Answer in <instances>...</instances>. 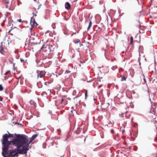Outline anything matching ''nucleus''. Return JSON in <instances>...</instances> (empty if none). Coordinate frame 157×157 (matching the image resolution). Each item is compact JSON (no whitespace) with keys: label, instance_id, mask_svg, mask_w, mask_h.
I'll return each instance as SVG.
<instances>
[{"label":"nucleus","instance_id":"f257e3e1","mask_svg":"<svg viewBox=\"0 0 157 157\" xmlns=\"http://www.w3.org/2000/svg\"><path fill=\"white\" fill-rule=\"evenodd\" d=\"M13 137V135L10 133L8 135L7 134L4 135L3 136V139L2 140V143L9 145L12 144L18 148L21 147V140L24 139L22 134L16 135V138L11 141L8 140L9 138Z\"/></svg>","mask_w":157,"mask_h":157},{"label":"nucleus","instance_id":"f03ea898","mask_svg":"<svg viewBox=\"0 0 157 157\" xmlns=\"http://www.w3.org/2000/svg\"><path fill=\"white\" fill-rule=\"evenodd\" d=\"M22 147V148L21 149H20V148H18L17 147V148L15 149L10 150L8 157H18V154L26 155L29 148H27L24 146Z\"/></svg>","mask_w":157,"mask_h":157},{"label":"nucleus","instance_id":"7ed1b4c3","mask_svg":"<svg viewBox=\"0 0 157 157\" xmlns=\"http://www.w3.org/2000/svg\"><path fill=\"white\" fill-rule=\"evenodd\" d=\"M38 134H36L29 138L28 136L24 134H22L23 139L21 140V147L24 146L25 147L29 148V144L38 136Z\"/></svg>","mask_w":157,"mask_h":157},{"label":"nucleus","instance_id":"20e7f679","mask_svg":"<svg viewBox=\"0 0 157 157\" xmlns=\"http://www.w3.org/2000/svg\"><path fill=\"white\" fill-rule=\"evenodd\" d=\"M3 144L2 151V155L4 157H8L9 155H6L8 154L7 152L10 145L4 144L2 143Z\"/></svg>","mask_w":157,"mask_h":157},{"label":"nucleus","instance_id":"39448f33","mask_svg":"<svg viewBox=\"0 0 157 157\" xmlns=\"http://www.w3.org/2000/svg\"><path fill=\"white\" fill-rule=\"evenodd\" d=\"M37 72L38 74V77H39L40 78H42L44 77L46 73V72L44 71L38 70H37Z\"/></svg>","mask_w":157,"mask_h":157},{"label":"nucleus","instance_id":"423d86ee","mask_svg":"<svg viewBox=\"0 0 157 157\" xmlns=\"http://www.w3.org/2000/svg\"><path fill=\"white\" fill-rule=\"evenodd\" d=\"M31 27L30 29L31 31L32 30L33 28V27L36 26L38 25V24L36 22L34 19H31Z\"/></svg>","mask_w":157,"mask_h":157},{"label":"nucleus","instance_id":"0eeeda50","mask_svg":"<svg viewBox=\"0 0 157 157\" xmlns=\"http://www.w3.org/2000/svg\"><path fill=\"white\" fill-rule=\"evenodd\" d=\"M12 126L20 127H22L23 126V125L17 122H13Z\"/></svg>","mask_w":157,"mask_h":157},{"label":"nucleus","instance_id":"6e6552de","mask_svg":"<svg viewBox=\"0 0 157 157\" xmlns=\"http://www.w3.org/2000/svg\"><path fill=\"white\" fill-rule=\"evenodd\" d=\"M47 49H48L50 52L53 51L54 50L55 48L54 45L50 44L48 45L47 46Z\"/></svg>","mask_w":157,"mask_h":157},{"label":"nucleus","instance_id":"1a4fd4ad","mask_svg":"<svg viewBox=\"0 0 157 157\" xmlns=\"http://www.w3.org/2000/svg\"><path fill=\"white\" fill-rule=\"evenodd\" d=\"M0 52L2 54H3L4 52V48L2 43H1L0 46Z\"/></svg>","mask_w":157,"mask_h":157},{"label":"nucleus","instance_id":"9d476101","mask_svg":"<svg viewBox=\"0 0 157 157\" xmlns=\"http://www.w3.org/2000/svg\"><path fill=\"white\" fill-rule=\"evenodd\" d=\"M65 7L67 10H69L71 8V5L68 2H67L65 3Z\"/></svg>","mask_w":157,"mask_h":157},{"label":"nucleus","instance_id":"9b49d317","mask_svg":"<svg viewBox=\"0 0 157 157\" xmlns=\"http://www.w3.org/2000/svg\"><path fill=\"white\" fill-rule=\"evenodd\" d=\"M30 104L32 105H33L34 106H35V105H36L35 102L33 100H31L29 101Z\"/></svg>","mask_w":157,"mask_h":157},{"label":"nucleus","instance_id":"f8f14e48","mask_svg":"<svg viewBox=\"0 0 157 157\" xmlns=\"http://www.w3.org/2000/svg\"><path fill=\"white\" fill-rule=\"evenodd\" d=\"M48 45H47V44H43L42 47L41 48V49H42L43 48H45L46 49V50H47V48H48L47 46Z\"/></svg>","mask_w":157,"mask_h":157},{"label":"nucleus","instance_id":"ddd939ff","mask_svg":"<svg viewBox=\"0 0 157 157\" xmlns=\"http://www.w3.org/2000/svg\"><path fill=\"white\" fill-rule=\"evenodd\" d=\"M113 126V124L110 122L108 124H107V127H112Z\"/></svg>","mask_w":157,"mask_h":157},{"label":"nucleus","instance_id":"4468645a","mask_svg":"<svg viewBox=\"0 0 157 157\" xmlns=\"http://www.w3.org/2000/svg\"><path fill=\"white\" fill-rule=\"evenodd\" d=\"M121 81H125L126 79L124 75H121Z\"/></svg>","mask_w":157,"mask_h":157},{"label":"nucleus","instance_id":"2eb2a0df","mask_svg":"<svg viewBox=\"0 0 157 157\" xmlns=\"http://www.w3.org/2000/svg\"><path fill=\"white\" fill-rule=\"evenodd\" d=\"M92 21H90L89 24V25L88 26V27L87 28V29L88 30H89V29H90V27H91L92 25Z\"/></svg>","mask_w":157,"mask_h":157},{"label":"nucleus","instance_id":"dca6fc26","mask_svg":"<svg viewBox=\"0 0 157 157\" xmlns=\"http://www.w3.org/2000/svg\"><path fill=\"white\" fill-rule=\"evenodd\" d=\"M74 42L75 44H78V43H79L80 44V40H78V39H77V40H76Z\"/></svg>","mask_w":157,"mask_h":157},{"label":"nucleus","instance_id":"f3484780","mask_svg":"<svg viewBox=\"0 0 157 157\" xmlns=\"http://www.w3.org/2000/svg\"><path fill=\"white\" fill-rule=\"evenodd\" d=\"M133 42V37L132 36H131L130 38V44H132Z\"/></svg>","mask_w":157,"mask_h":157},{"label":"nucleus","instance_id":"a211bd4d","mask_svg":"<svg viewBox=\"0 0 157 157\" xmlns=\"http://www.w3.org/2000/svg\"><path fill=\"white\" fill-rule=\"evenodd\" d=\"M138 124L137 123H134L132 124V126L134 127H137Z\"/></svg>","mask_w":157,"mask_h":157},{"label":"nucleus","instance_id":"6ab92c4d","mask_svg":"<svg viewBox=\"0 0 157 157\" xmlns=\"http://www.w3.org/2000/svg\"><path fill=\"white\" fill-rule=\"evenodd\" d=\"M3 89V87L2 85L0 84V91H2Z\"/></svg>","mask_w":157,"mask_h":157},{"label":"nucleus","instance_id":"aec40b11","mask_svg":"<svg viewBox=\"0 0 157 157\" xmlns=\"http://www.w3.org/2000/svg\"><path fill=\"white\" fill-rule=\"evenodd\" d=\"M87 90H86L85 93V99H86V98L87 97Z\"/></svg>","mask_w":157,"mask_h":157},{"label":"nucleus","instance_id":"412c9836","mask_svg":"<svg viewBox=\"0 0 157 157\" xmlns=\"http://www.w3.org/2000/svg\"><path fill=\"white\" fill-rule=\"evenodd\" d=\"M70 72H71V71H70L67 70L65 72V74L69 73H70Z\"/></svg>","mask_w":157,"mask_h":157},{"label":"nucleus","instance_id":"4be33fe9","mask_svg":"<svg viewBox=\"0 0 157 157\" xmlns=\"http://www.w3.org/2000/svg\"><path fill=\"white\" fill-rule=\"evenodd\" d=\"M10 72V71H7L5 74V75H7V74H8V73H9Z\"/></svg>","mask_w":157,"mask_h":157},{"label":"nucleus","instance_id":"5701e85b","mask_svg":"<svg viewBox=\"0 0 157 157\" xmlns=\"http://www.w3.org/2000/svg\"><path fill=\"white\" fill-rule=\"evenodd\" d=\"M63 101V98H61V101H60V103L61 104L62 103Z\"/></svg>","mask_w":157,"mask_h":157},{"label":"nucleus","instance_id":"b1692460","mask_svg":"<svg viewBox=\"0 0 157 157\" xmlns=\"http://www.w3.org/2000/svg\"><path fill=\"white\" fill-rule=\"evenodd\" d=\"M5 2L7 3H9V0H5Z\"/></svg>","mask_w":157,"mask_h":157},{"label":"nucleus","instance_id":"393cba45","mask_svg":"<svg viewBox=\"0 0 157 157\" xmlns=\"http://www.w3.org/2000/svg\"><path fill=\"white\" fill-rule=\"evenodd\" d=\"M47 92H49V93H51V90H49V89L47 90Z\"/></svg>","mask_w":157,"mask_h":157},{"label":"nucleus","instance_id":"a878e982","mask_svg":"<svg viewBox=\"0 0 157 157\" xmlns=\"http://www.w3.org/2000/svg\"><path fill=\"white\" fill-rule=\"evenodd\" d=\"M114 132V130L113 129H112L111 131V132L112 133H113Z\"/></svg>","mask_w":157,"mask_h":157},{"label":"nucleus","instance_id":"bb28decb","mask_svg":"<svg viewBox=\"0 0 157 157\" xmlns=\"http://www.w3.org/2000/svg\"><path fill=\"white\" fill-rule=\"evenodd\" d=\"M20 60L21 62H23L24 61V60L23 59H21V58L20 59Z\"/></svg>","mask_w":157,"mask_h":157},{"label":"nucleus","instance_id":"cd10ccee","mask_svg":"<svg viewBox=\"0 0 157 157\" xmlns=\"http://www.w3.org/2000/svg\"><path fill=\"white\" fill-rule=\"evenodd\" d=\"M18 21L19 22H21L22 21V20H21V19H20L19 20H18Z\"/></svg>","mask_w":157,"mask_h":157},{"label":"nucleus","instance_id":"c85d7f7f","mask_svg":"<svg viewBox=\"0 0 157 157\" xmlns=\"http://www.w3.org/2000/svg\"><path fill=\"white\" fill-rule=\"evenodd\" d=\"M144 81L145 82V83H146V79H145V78H144Z\"/></svg>","mask_w":157,"mask_h":157},{"label":"nucleus","instance_id":"c756f323","mask_svg":"<svg viewBox=\"0 0 157 157\" xmlns=\"http://www.w3.org/2000/svg\"><path fill=\"white\" fill-rule=\"evenodd\" d=\"M126 124V123H124V125H123V127L124 128H125L126 127V125H125V124Z\"/></svg>","mask_w":157,"mask_h":157},{"label":"nucleus","instance_id":"7c9ffc66","mask_svg":"<svg viewBox=\"0 0 157 157\" xmlns=\"http://www.w3.org/2000/svg\"><path fill=\"white\" fill-rule=\"evenodd\" d=\"M107 104H108V106H109V103H107Z\"/></svg>","mask_w":157,"mask_h":157},{"label":"nucleus","instance_id":"2f4dec72","mask_svg":"<svg viewBox=\"0 0 157 157\" xmlns=\"http://www.w3.org/2000/svg\"><path fill=\"white\" fill-rule=\"evenodd\" d=\"M20 78V76H19L18 77V79L19 78Z\"/></svg>","mask_w":157,"mask_h":157},{"label":"nucleus","instance_id":"473e14b6","mask_svg":"<svg viewBox=\"0 0 157 157\" xmlns=\"http://www.w3.org/2000/svg\"><path fill=\"white\" fill-rule=\"evenodd\" d=\"M35 1H36V0H34Z\"/></svg>","mask_w":157,"mask_h":157},{"label":"nucleus","instance_id":"72a5a7b5","mask_svg":"<svg viewBox=\"0 0 157 157\" xmlns=\"http://www.w3.org/2000/svg\"><path fill=\"white\" fill-rule=\"evenodd\" d=\"M5 92H6V94H7V93L6 92V91H5Z\"/></svg>","mask_w":157,"mask_h":157},{"label":"nucleus","instance_id":"f704fd0d","mask_svg":"<svg viewBox=\"0 0 157 157\" xmlns=\"http://www.w3.org/2000/svg\"><path fill=\"white\" fill-rule=\"evenodd\" d=\"M71 118L70 119V121H71Z\"/></svg>","mask_w":157,"mask_h":157}]
</instances>
